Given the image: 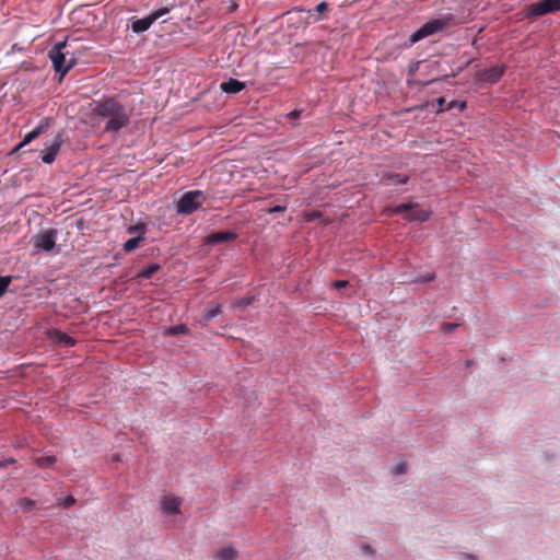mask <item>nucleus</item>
<instances>
[{
	"label": "nucleus",
	"mask_w": 560,
	"mask_h": 560,
	"mask_svg": "<svg viewBox=\"0 0 560 560\" xmlns=\"http://www.w3.org/2000/svg\"><path fill=\"white\" fill-rule=\"evenodd\" d=\"M92 116L106 120L104 132H118L129 125L132 108L122 104L117 97H105L94 102Z\"/></svg>",
	"instance_id": "nucleus-1"
},
{
	"label": "nucleus",
	"mask_w": 560,
	"mask_h": 560,
	"mask_svg": "<svg viewBox=\"0 0 560 560\" xmlns=\"http://www.w3.org/2000/svg\"><path fill=\"white\" fill-rule=\"evenodd\" d=\"M67 48L66 42H58L55 46L49 50V58L52 62V67L56 72L60 73L61 77L66 75L70 69H72L75 65V60L71 58L70 60H66V55L68 51H65Z\"/></svg>",
	"instance_id": "nucleus-2"
},
{
	"label": "nucleus",
	"mask_w": 560,
	"mask_h": 560,
	"mask_svg": "<svg viewBox=\"0 0 560 560\" xmlns=\"http://www.w3.org/2000/svg\"><path fill=\"white\" fill-rule=\"evenodd\" d=\"M203 200L205 196L201 190L187 191L177 201V213L191 214L201 207Z\"/></svg>",
	"instance_id": "nucleus-3"
},
{
	"label": "nucleus",
	"mask_w": 560,
	"mask_h": 560,
	"mask_svg": "<svg viewBox=\"0 0 560 560\" xmlns=\"http://www.w3.org/2000/svg\"><path fill=\"white\" fill-rule=\"evenodd\" d=\"M451 18L434 19L424 23L419 30H417L409 38L410 45L418 43L419 40L431 36L446 26H448Z\"/></svg>",
	"instance_id": "nucleus-4"
},
{
	"label": "nucleus",
	"mask_w": 560,
	"mask_h": 560,
	"mask_svg": "<svg viewBox=\"0 0 560 560\" xmlns=\"http://www.w3.org/2000/svg\"><path fill=\"white\" fill-rule=\"evenodd\" d=\"M396 214H405V219L409 221L425 222L429 220L431 212L419 208L416 203H401L393 209Z\"/></svg>",
	"instance_id": "nucleus-5"
},
{
	"label": "nucleus",
	"mask_w": 560,
	"mask_h": 560,
	"mask_svg": "<svg viewBox=\"0 0 560 560\" xmlns=\"http://www.w3.org/2000/svg\"><path fill=\"white\" fill-rule=\"evenodd\" d=\"M560 10V0H540L527 7V16H540Z\"/></svg>",
	"instance_id": "nucleus-6"
},
{
	"label": "nucleus",
	"mask_w": 560,
	"mask_h": 560,
	"mask_svg": "<svg viewBox=\"0 0 560 560\" xmlns=\"http://www.w3.org/2000/svg\"><path fill=\"white\" fill-rule=\"evenodd\" d=\"M170 12V8H161L143 19H138L132 22L131 28L135 33L140 34L150 28V26L161 16Z\"/></svg>",
	"instance_id": "nucleus-7"
},
{
	"label": "nucleus",
	"mask_w": 560,
	"mask_h": 560,
	"mask_svg": "<svg viewBox=\"0 0 560 560\" xmlns=\"http://www.w3.org/2000/svg\"><path fill=\"white\" fill-rule=\"evenodd\" d=\"M505 72V66L504 65H498L494 67H491L489 69L482 70L478 73V80L494 84L500 81V79L503 77Z\"/></svg>",
	"instance_id": "nucleus-8"
},
{
	"label": "nucleus",
	"mask_w": 560,
	"mask_h": 560,
	"mask_svg": "<svg viewBox=\"0 0 560 560\" xmlns=\"http://www.w3.org/2000/svg\"><path fill=\"white\" fill-rule=\"evenodd\" d=\"M56 234H57L56 230L50 229V230L44 232L43 234L38 235L35 238V243H34L35 247L43 249L45 252L51 250L56 244V242H55Z\"/></svg>",
	"instance_id": "nucleus-9"
},
{
	"label": "nucleus",
	"mask_w": 560,
	"mask_h": 560,
	"mask_svg": "<svg viewBox=\"0 0 560 560\" xmlns=\"http://www.w3.org/2000/svg\"><path fill=\"white\" fill-rule=\"evenodd\" d=\"M237 238V234L232 231H220L208 235L205 238L206 245H217L221 243H230Z\"/></svg>",
	"instance_id": "nucleus-10"
},
{
	"label": "nucleus",
	"mask_w": 560,
	"mask_h": 560,
	"mask_svg": "<svg viewBox=\"0 0 560 560\" xmlns=\"http://www.w3.org/2000/svg\"><path fill=\"white\" fill-rule=\"evenodd\" d=\"M50 124H51L50 118L43 119L40 121V124L35 129H33L31 132H28L24 137L23 141L19 144L18 149L28 144L31 141H33L34 139L38 138L40 135L46 132L47 129L49 128Z\"/></svg>",
	"instance_id": "nucleus-11"
},
{
	"label": "nucleus",
	"mask_w": 560,
	"mask_h": 560,
	"mask_svg": "<svg viewBox=\"0 0 560 560\" xmlns=\"http://www.w3.org/2000/svg\"><path fill=\"white\" fill-rule=\"evenodd\" d=\"M61 142H62V139H61L60 135H58L55 138V140L52 141V143L44 151V153L42 155V161L45 164H51L56 160V156L61 147Z\"/></svg>",
	"instance_id": "nucleus-12"
},
{
	"label": "nucleus",
	"mask_w": 560,
	"mask_h": 560,
	"mask_svg": "<svg viewBox=\"0 0 560 560\" xmlns=\"http://www.w3.org/2000/svg\"><path fill=\"white\" fill-rule=\"evenodd\" d=\"M182 504V500L178 497H163L161 500L162 511L165 514H177L179 512V506Z\"/></svg>",
	"instance_id": "nucleus-13"
},
{
	"label": "nucleus",
	"mask_w": 560,
	"mask_h": 560,
	"mask_svg": "<svg viewBox=\"0 0 560 560\" xmlns=\"http://www.w3.org/2000/svg\"><path fill=\"white\" fill-rule=\"evenodd\" d=\"M245 82L238 81L236 79L230 78L228 81H224L220 84V89L222 92L226 94H236L245 89Z\"/></svg>",
	"instance_id": "nucleus-14"
},
{
	"label": "nucleus",
	"mask_w": 560,
	"mask_h": 560,
	"mask_svg": "<svg viewBox=\"0 0 560 560\" xmlns=\"http://www.w3.org/2000/svg\"><path fill=\"white\" fill-rule=\"evenodd\" d=\"M408 179L409 178L406 175L394 174V173L385 174L382 177V180L386 185H404V184H407Z\"/></svg>",
	"instance_id": "nucleus-15"
},
{
	"label": "nucleus",
	"mask_w": 560,
	"mask_h": 560,
	"mask_svg": "<svg viewBox=\"0 0 560 560\" xmlns=\"http://www.w3.org/2000/svg\"><path fill=\"white\" fill-rule=\"evenodd\" d=\"M54 339L66 347H73L75 345L74 338L59 330L54 331Z\"/></svg>",
	"instance_id": "nucleus-16"
},
{
	"label": "nucleus",
	"mask_w": 560,
	"mask_h": 560,
	"mask_svg": "<svg viewBox=\"0 0 560 560\" xmlns=\"http://www.w3.org/2000/svg\"><path fill=\"white\" fill-rule=\"evenodd\" d=\"M159 269H160V266L158 264L149 265V266L142 268L137 273V278L150 279L151 277H153V275H155L159 271Z\"/></svg>",
	"instance_id": "nucleus-17"
},
{
	"label": "nucleus",
	"mask_w": 560,
	"mask_h": 560,
	"mask_svg": "<svg viewBox=\"0 0 560 560\" xmlns=\"http://www.w3.org/2000/svg\"><path fill=\"white\" fill-rule=\"evenodd\" d=\"M237 552L233 547H224L217 552V558L219 560H233L236 557Z\"/></svg>",
	"instance_id": "nucleus-18"
},
{
	"label": "nucleus",
	"mask_w": 560,
	"mask_h": 560,
	"mask_svg": "<svg viewBox=\"0 0 560 560\" xmlns=\"http://www.w3.org/2000/svg\"><path fill=\"white\" fill-rule=\"evenodd\" d=\"M189 329L186 325H175L171 326L165 330V336H176V335H187Z\"/></svg>",
	"instance_id": "nucleus-19"
},
{
	"label": "nucleus",
	"mask_w": 560,
	"mask_h": 560,
	"mask_svg": "<svg viewBox=\"0 0 560 560\" xmlns=\"http://www.w3.org/2000/svg\"><path fill=\"white\" fill-rule=\"evenodd\" d=\"M18 506L23 512H31V511H33L35 509L36 502L34 500L30 499V498H21L18 501Z\"/></svg>",
	"instance_id": "nucleus-20"
},
{
	"label": "nucleus",
	"mask_w": 560,
	"mask_h": 560,
	"mask_svg": "<svg viewBox=\"0 0 560 560\" xmlns=\"http://www.w3.org/2000/svg\"><path fill=\"white\" fill-rule=\"evenodd\" d=\"M221 313V305L220 304H217L208 310H205L203 314H202V319L208 323L210 322L212 318H214L215 316H218L219 314Z\"/></svg>",
	"instance_id": "nucleus-21"
},
{
	"label": "nucleus",
	"mask_w": 560,
	"mask_h": 560,
	"mask_svg": "<svg viewBox=\"0 0 560 560\" xmlns=\"http://www.w3.org/2000/svg\"><path fill=\"white\" fill-rule=\"evenodd\" d=\"M56 460L57 459L55 456H44V457L36 458L35 463L39 468H46V467H50L51 465H54L56 463Z\"/></svg>",
	"instance_id": "nucleus-22"
},
{
	"label": "nucleus",
	"mask_w": 560,
	"mask_h": 560,
	"mask_svg": "<svg viewBox=\"0 0 560 560\" xmlns=\"http://www.w3.org/2000/svg\"><path fill=\"white\" fill-rule=\"evenodd\" d=\"M141 240L142 238L140 236L129 238L124 244V250L127 252V253H130V252L135 250L139 246Z\"/></svg>",
	"instance_id": "nucleus-23"
},
{
	"label": "nucleus",
	"mask_w": 560,
	"mask_h": 560,
	"mask_svg": "<svg viewBox=\"0 0 560 560\" xmlns=\"http://www.w3.org/2000/svg\"><path fill=\"white\" fill-rule=\"evenodd\" d=\"M11 282H12L11 276L0 277V298H2L4 295L9 285L11 284Z\"/></svg>",
	"instance_id": "nucleus-24"
},
{
	"label": "nucleus",
	"mask_w": 560,
	"mask_h": 560,
	"mask_svg": "<svg viewBox=\"0 0 560 560\" xmlns=\"http://www.w3.org/2000/svg\"><path fill=\"white\" fill-rule=\"evenodd\" d=\"M406 471H407V465L405 463H400V464L396 465L394 468V472L396 475H401V474H405Z\"/></svg>",
	"instance_id": "nucleus-25"
},
{
	"label": "nucleus",
	"mask_w": 560,
	"mask_h": 560,
	"mask_svg": "<svg viewBox=\"0 0 560 560\" xmlns=\"http://www.w3.org/2000/svg\"><path fill=\"white\" fill-rule=\"evenodd\" d=\"M349 284L348 281L346 280H338V281H335L331 287L336 290H340V289H343L346 288L347 285Z\"/></svg>",
	"instance_id": "nucleus-26"
},
{
	"label": "nucleus",
	"mask_w": 560,
	"mask_h": 560,
	"mask_svg": "<svg viewBox=\"0 0 560 560\" xmlns=\"http://www.w3.org/2000/svg\"><path fill=\"white\" fill-rule=\"evenodd\" d=\"M328 9L327 2H320L316 5L315 11L319 14L324 13Z\"/></svg>",
	"instance_id": "nucleus-27"
},
{
	"label": "nucleus",
	"mask_w": 560,
	"mask_h": 560,
	"mask_svg": "<svg viewBox=\"0 0 560 560\" xmlns=\"http://www.w3.org/2000/svg\"><path fill=\"white\" fill-rule=\"evenodd\" d=\"M285 209H287V207H285V206H280V205H278V206H275V207H272V208L268 209V211H267V212H268V213H273V212H283V211H285Z\"/></svg>",
	"instance_id": "nucleus-28"
},
{
	"label": "nucleus",
	"mask_w": 560,
	"mask_h": 560,
	"mask_svg": "<svg viewBox=\"0 0 560 560\" xmlns=\"http://www.w3.org/2000/svg\"><path fill=\"white\" fill-rule=\"evenodd\" d=\"M253 298H245L238 301L237 306L245 307L253 302Z\"/></svg>",
	"instance_id": "nucleus-29"
},
{
	"label": "nucleus",
	"mask_w": 560,
	"mask_h": 560,
	"mask_svg": "<svg viewBox=\"0 0 560 560\" xmlns=\"http://www.w3.org/2000/svg\"><path fill=\"white\" fill-rule=\"evenodd\" d=\"M75 503V499L71 495L67 497L63 501V508H69Z\"/></svg>",
	"instance_id": "nucleus-30"
},
{
	"label": "nucleus",
	"mask_w": 560,
	"mask_h": 560,
	"mask_svg": "<svg viewBox=\"0 0 560 560\" xmlns=\"http://www.w3.org/2000/svg\"><path fill=\"white\" fill-rule=\"evenodd\" d=\"M458 325L457 324H444L443 330L445 332H452Z\"/></svg>",
	"instance_id": "nucleus-31"
},
{
	"label": "nucleus",
	"mask_w": 560,
	"mask_h": 560,
	"mask_svg": "<svg viewBox=\"0 0 560 560\" xmlns=\"http://www.w3.org/2000/svg\"><path fill=\"white\" fill-rule=\"evenodd\" d=\"M301 112L299 110H293L289 114V117L292 118V119H296L299 116H300Z\"/></svg>",
	"instance_id": "nucleus-32"
},
{
	"label": "nucleus",
	"mask_w": 560,
	"mask_h": 560,
	"mask_svg": "<svg viewBox=\"0 0 560 560\" xmlns=\"http://www.w3.org/2000/svg\"><path fill=\"white\" fill-rule=\"evenodd\" d=\"M434 279V275H428L424 277L423 281H431Z\"/></svg>",
	"instance_id": "nucleus-33"
},
{
	"label": "nucleus",
	"mask_w": 560,
	"mask_h": 560,
	"mask_svg": "<svg viewBox=\"0 0 560 560\" xmlns=\"http://www.w3.org/2000/svg\"><path fill=\"white\" fill-rule=\"evenodd\" d=\"M15 460L13 458H9L4 462L3 465L13 464Z\"/></svg>",
	"instance_id": "nucleus-34"
},
{
	"label": "nucleus",
	"mask_w": 560,
	"mask_h": 560,
	"mask_svg": "<svg viewBox=\"0 0 560 560\" xmlns=\"http://www.w3.org/2000/svg\"><path fill=\"white\" fill-rule=\"evenodd\" d=\"M465 107H466V103H465V102H460V103H459V108H460V109H464Z\"/></svg>",
	"instance_id": "nucleus-35"
},
{
	"label": "nucleus",
	"mask_w": 560,
	"mask_h": 560,
	"mask_svg": "<svg viewBox=\"0 0 560 560\" xmlns=\"http://www.w3.org/2000/svg\"><path fill=\"white\" fill-rule=\"evenodd\" d=\"M364 549H365L366 551H371V547H370V546H364Z\"/></svg>",
	"instance_id": "nucleus-36"
},
{
	"label": "nucleus",
	"mask_w": 560,
	"mask_h": 560,
	"mask_svg": "<svg viewBox=\"0 0 560 560\" xmlns=\"http://www.w3.org/2000/svg\"><path fill=\"white\" fill-rule=\"evenodd\" d=\"M454 106H455V102H452L448 107L452 108Z\"/></svg>",
	"instance_id": "nucleus-37"
},
{
	"label": "nucleus",
	"mask_w": 560,
	"mask_h": 560,
	"mask_svg": "<svg viewBox=\"0 0 560 560\" xmlns=\"http://www.w3.org/2000/svg\"><path fill=\"white\" fill-rule=\"evenodd\" d=\"M443 102H444V98H443V97H441V98L439 100V103H440V104H443Z\"/></svg>",
	"instance_id": "nucleus-38"
}]
</instances>
